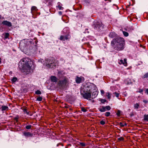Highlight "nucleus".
Instances as JSON below:
<instances>
[{"label":"nucleus","mask_w":148,"mask_h":148,"mask_svg":"<svg viewBox=\"0 0 148 148\" xmlns=\"http://www.w3.org/2000/svg\"><path fill=\"white\" fill-rule=\"evenodd\" d=\"M92 87L90 86H87L85 89L84 93L83 94V97L87 99L90 100L92 99L91 92L92 91Z\"/></svg>","instance_id":"3"},{"label":"nucleus","mask_w":148,"mask_h":148,"mask_svg":"<svg viewBox=\"0 0 148 148\" xmlns=\"http://www.w3.org/2000/svg\"><path fill=\"white\" fill-rule=\"evenodd\" d=\"M35 93L37 95H40L41 94V93L40 91L39 90H37L36 91Z\"/></svg>","instance_id":"31"},{"label":"nucleus","mask_w":148,"mask_h":148,"mask_svg":"<svg viewBox=\"0 0 148 148\" xmlns=\"http://www.w3.org/2000/svg\"><path fill=\"white\" fill-rule=\"evenodd\" d=\"M18 117L17 116L14 118V119L16 122H18Z\"/></svg>","instance_id":"39"},{"label":"nucleus","mask_w":148,"mask_h":148,"mask_svg":"<svg viewBox=\"0 0 148 148\" xmlns=\"http://www.w3.org/2000/svg\"><path fill=\"white\" fill-rule=\"evenodd\" d=\"M106 100H104V99H102L101 101V102L103 103L105 102H106Z\"/></svg>","instance_id":"44"},{"label":"nucleus","mask_w":148,"mask_h":148,"mask_svg":"<svg viewBox=\"0 0 148 148\" xmlns=\"http://www.w3.org/2000/svg\"><path fill=\"white\" fill-rule=\"evenodd\" d=\"M124 44L123 39L120 37L113 39L111 42L112 45H114V49L117 51L122 50L124 49Z\"/></svg>","instance_id":"1"},{"label":"nucleus","mask_w":148,"mask_h":148,"mask_svg":"<svg viewBox=\"0 0 148 148\" xmlns=\"http://www.w3.org/2000/svg\"><path fill=\"white\" fill-rule=\"evenodd\" d=\"M17 80V78L16 77H13V78L12 79V82H15Z\"/></svg>","instance_id":"25"},{"label":"nucleus","mask_w":148,"mask_h":148,"mask_svg":"<svg viewBox=\"0 0 148 148\" xmlns=\"http://www.w3.org/2000/svg\"><path fill=\"white\" fill-rule=\"evenodd\" d=\"M145 92L147 94H148V88L146 90Z\"/></svg>","instance_id":"45"},{"label":"nucleus","mask_w":148,"mask_h":148,"mask_svg":"<svg viewBox=\"0 0 148 148\" xmlns=\"http://www.w3.org/2000/svg\"><path fill=\"white\" fill-rule=\"evenodd\" d=\"M1 63V58H0V64Z\"/></svg>","instance_id":"47"},{"label":"nucleus","mask_w":148,"mask_h":148,"mask_svg":"<svg viewBox=\"0 0 148 148\" xmlns=\"http://www.w3.org/2000/svg\"><path fill=\"white\" fill-rule=\"evenodd\" d=\"M20 62H21V69L23 72H26L27 74L30 73L32 69V67L33 65L32 62H27L26 59H23Z\"/></svg>","instance_id":"2"},{"label":"nucleus","mask_w":148,"mask_h":148,"mask_svg":"<svg viewBox=\"0 0 148 148\" xmlns=\"http://www.w3.org/2000/svg\"><path fill=\"white\" fill-rule=\"evenodd\" d=\"M37 10V7L35 6H33L31 9V11L32 12V13H33V12L36 11Z\"/></svg>","instance_id":"13"},{"label":"nucleus","mask_w":148,"mask_h":148,"mask_svg":"<svg viewBox=\"0 0 148 148\" xmlns=\"http://www.w3.org/2000/svg\"><path fill=\"white\" fill-rule=\"evenodd\" d=\"M2 24L9 27H11L12 26V23L10 22L7 21H3L2 22Z\"/></svg>","instance_id":"7"},{"label":"nucleus","mask_w":148,"mask_h":148,"mask_svg":"<svg viewBox=\"0 0 148 148\" xmlns=\"http://www.w3.org/2000/svg\"><path fill=\"white\" fill-rule=\"evenodd\" d=\"M100 123L102 125H104L105 124V122L104 121H103V120H102L101 121H100Z\"/></svg>","instance_id":"38"},{"label":"nucleus","mask_w":148,"mask_h":148,"mask_svg":"<svg viewBox=\"0 0 148 148\" xmlns=\"http://www.w3.org/2000/svg\"><path fill=\"white\" fill-rule=\"evenodd\" d=\"M59 14L60 15H61L62 14V12H61V11H60L59 12Z\"/></svg>","instance_id":"46"},{"label":"nucleus","mask_w":148,"mask_h":148,"mask_svg":"<svg viewBox=\"0 0 148 148\" xmlns=\"http://www.w3.org/2000/svg\"><path fill=\"white\" fill-rule=\"evenodd\" d=\"M126 60H127L126 59H124L123 60L121 59L119 61V63L120 64H123L125 66H127V63Z\"/></svg>","instance_id":"8"},{"label":"nucleus","mask_w":148,"mask_h":148,"mask_svg":"<svg viewBox=\"0 0 148 148\" xmlns=\"http://www.w3.org/2000/svg\"><path fill=\"white\" fill-rule=\"evenodd\" d=\"M139 104L138 103H136L134 105V107L135 108L138 109L139 107Z\"/></svg>","instance_id":"22"},{"label":"nucleus","mask_w":148,"mask_h":148,"mask_svg":"<svg viewBox=\"0 0 148 148\" xmlns=\"http://www.w3.org/2000/svg\"><path fill=\"white\" fill-rule=\"evenodd\" d=\"M144 119L145 121H148V114L144 115Z\"/></svg>","instance_id":"24"},{"label":"nucleus","mask_w":148,"mask_h":148,"mask_svg":"<svg viewBox=\"0 0 148 148\" xmlns=\"http://www.w3.org/2000/svg\"><path fill=\"white\" fill-rule=\"evenodd\" d=\"M101 93L102 95H103L104 93V91L103 90H101Z\"/></svg>","instance_id":"40"},{"label":"nucleus","mask_w":148,"mask_h":148,"mask_svg":"<svg viewBox=\"0 0 148 148\" xmlns=\"http://www.w3.org/2000/svg\"><path fill=\"white\" fill-rule=\"evenodd\" d=\"M57 7L60 10H62L63 9V8L62 7L61 4L60 3H59Z\"/></svg>","instance_id":"18"},{"label":"nucleus","mask_w":148,"mask_h":148,"mask_svg":"<svg viewBox=\"0 0 148 148\" xmlns=\"http://www.w3.org/2000/svg\"><path fill=\"white\" fill-rule=\"evenodd\" d=\"M80 145L83 147H84L85 146V144L83 143H80Z\"/></svg>","instance_id":"37"},{"label":"nucleus","mask_w":148,"mask_h":148,"mask_svg":"<svg viewBox=\"0 0 148 148\" xmlns=\"http://www.w3.org/2000/svg\"><path fill=\"white\" fill-rule=\"evenodd\" d=\"M36 100L38 101H41L42 100V98L41 97H39L37 98Z\"/></svg>","instance_id":"26"},{"label":"nucleus","mask_w":148,"mask_h":148,"mask_svg":"<svg viewBox=\"0 0 148 148\" xmlns=\"http://www.w3.org/2000/svg\"><path fill=\"white\" fill-rule=\"evenodd\" d=\"M110 114V113L109 112H107L105 113V115L106 116H109Z\"/></svg>","instance_id":"29"},{"label":"nucleus","mask_w":148,"mask_h":148,"mask_svg":"<svg viewBox=\"0 0 148 148\" xmlns=\"http://www.w3.org/2000/svg\"><path fill=\"white\" fill-rule=\"evenodd\" d=\"M9 36V34L8 33H5V38H8Z\"/></svg>","instance_id":"33"},{"label":"nucleus","mask_w":148,"mask_h":148,"mask_svg":"<svg viewBox=\"0 0 148 148\" xmlns=\"http://www.w3.org/2000/svg\"><path fill=\"white\" fill-rule=\"evenodd\" d=\"M97 91L95 90L92 93V99L95 98L97 95Z\"/></svg>","instance_id":"12"},{"label":"nucleus","mask_w":148,"mask_h":148,"mask_svg":"<svg viewBox=\"0 0 148 148\" xmlns=\"http://www.w3.org/2000/svg\"><path fill=\"white\" fill-rule=\"evenodd\" d=\"M95 28L98 30H100L102 29L103 28V26L102 25L101 23H97L95 25Z\"/></svg>","instance_id":"6"},{"label":"nucleus","mask_w":148,"mask_h":148,"mask_svg":"<svg viewBox=\"0 0 148 148\" xmlns=\"http://www.w3.org/2000/svg\"><path fill=\"white\" fill-rule=\"evenodd\" d=\"M68 83L67 79H64L62 81H60L58 84L62 86H64L66 85Z\"/></svg>","instance_id":"5"},{"label":"nucleus","mask_w":148,"mask_h":148,"mask_svg":"<svg viewBox=\"0 0 148 148\" xmlns=\"http://www.w3.org/2000/svg\"><path fill=\"white\" fill-rule=\"evenodd\" d=\"M23 134L26 136H32V134L29 132H24Z\"/></svg>","instance_id":"11"},{"label":"nucleus","mask_w":148,"mask_h":148,"mask_svg":"<svg viewBox=\"0 0 148 148\" xmlns=\"http://www.w3.org/2000/svg\"><path fill=\"white\" fill-rule=\"evenodd\" d=\"M50 79L51 81L53 82H56L57 80V78L55 76H51Z\"/></svg>","instance_id":"10"},{"label":"nucleus","mask_w":148,"mask_h":148,"mask_svg":"<svg viewBox=\"0 0 148 148\" xmlns=\"http://www.w3.org/2000/svg\"><path fill=\"white\" fill-rule=\"evenodd\" d=\"M116 36V34L114 32H111L109 34V36L111 38H113Z\"/></svg>","instance_id":"15"},{"label":"nucleus","mask_w":148,"mask_h":148,"mask_svg":"<svg viewBox=\"0 0 148 148\" xmlns=\"http://www.w3.org/2000/svg\"><path fill=\"white\" fill-rule=\"evenodd\" d=\"M118 139L120 140H123V138L122 137H121L119 138Z\"/></svg>","instance_id":"41"},{"label":"nucleus","mask_w":148,"mask_h":148,"mask_svg":"<svg viewBox=\"0 0 148 148\" xmlns=\"http://www.w3.org/2000/svg\"><path fill=\"white\" fill-rule=\"evenodd\" d=\"M123 34L125 36H128L129 34L127 32L125 31H123Z\"/></svg>","instance_id":"23"},{"label":"nucleus","mask_w":148,"mask_h":148,"mask_svg":"<svg viewBox=\"0 0 148 148\" xmlns=\"http://www.w3.org/2000/svg\"><path fill=\"white\" fill-rule=\"evenodd\" d=\"M99 110L101 112H104L106 111L105 107L102 106L101 108H99Z\"/></svg>","instance_id":"17"},{"label":"nucleus","mask_w":148,"mask_h":148,"mask_svg":"<svg viewBox=\"0 0 148 148\" xmlns=\"http://www.w3.org/2000/svg\"><path fill=\"white\" fill-rule=\"evenodd\" d=\"M120 114H121V111L119 110H118L117 111V113H116V114L117 115V116H119L120 115Z\"/></svg>","instance_id":"36"},{"label":"nucleus","mask_w":148,"mask_h":148,"mask_svg":"<svg viewBox=\"0 0 148 148\" xmlns=\"http://www.w3.org/2000/svg\"><path fill=\"white\" fill-rule=\"evenodd\" d=\"M1 16H0V18H1Z\"/></svg>","instance_id":"48"},{"label":"nucleus","mask_w":148,"mask_h":148,"mask_svg":"<svg viewBox=\"0 0 148 148\" xmlns=\"http://www.w3.org/2000/svg\"><path fill=\"white\" fill-rule=\"evenodd\" d=\"M106 95L108 98L110 100L111 97V93L109 92H107L106 93Z\"/></svg>","instance_id":"16"},{"label":"nucleus","mask_w":148,"mask_h":148,"mask_svg":"<svg viewBox=\"0 0 148 148\" xmlns=\"http://www.w3.org/2000/svg\"><path fill=\"white\" fill-rule=\"evenodd\" d=\"M138 92H139L141 93L142 92H143V90L141 89H139V90H138Z\"/></svg>","instance_id":"42"},{"label":"nucleus","mask_w":148,"mask_h":148,"mask_svg":"<svg viewBox=\"0 0 148 148\" xmlns=\"http://www.w3.org/2000/svg\"><path fill=\"white\" fill-rule=\"evenodd\" d=\"M23 112L24 113H26L27 114H29V112L27 111V110L25 108H24L23 109Z\"/></svg>","instance_id":"28"},{"label":"nucleus","mask_w":148,"mask_h":148,"mask_svg":"<svg viewBox=\"0 0 148 148\" xmlns=\"http://www.w3.org/2000/svg\"><path fill=\"white\" fill-rule=\"evenodd\" d=\"M81 110L83 112H86L87 111L86 109L83 107L81 108Z\"/></svg>","instance_id":"34"},{"label":"nucleus","mask_w":148,"mask_h":148,"mask_svg":"<svg viewBox=\"0 0 148 148\" xmlns=\"http://www.w3.org/2000/svg\"><path fill=\"white\" fill-rule=\"evenodd\" d=\"M70 36L69 34H67L65 36H64V40H67L69 38H70Z\"/></svg>","instance_id":"20"},{"label":"nucleus","mask_w":148,"mask_h":148,"mask_svg":"<svg viewBox=\"0 0 148 148\" xmlns=\"http://www.w3.org/2000/svg\"><path fill=\"white\" fill-rule=\"evenodd\" d=\"M119 125L121 127H123L124 126L127 125V124L126 123H125L124 124H123L121 123H120Z\"/></svg>","instance_id":"32"},{"label":"nucleus","mask_w":148,"mask_h":148,"mask_svg":"<svg viewBox=\"0 0 148 148\" xmlns=\"http://www.w3.org/2000/svg\"><path fill=\"white\" fill-rule=\"evenodd\" d=\"M54 61L55 60L53 59L46 60L45 62L46 66L48 68H53L54 66H56L54 64Z\"/></svg>","instance_id":"4"},{"label":"nucleus","mask_w":148,"mask_h":148,"mask_svg":"<svg viewBox=\"0 0 148 148\" xmlns=\"http://www.w3.org/2000/svg\"><path fill=\"white\" fill-rule=\"evenodd\" d=\"M59 39L60 40H64V36H61L60 37Z\"/></svg>","instance_id":"30"},{"label":"nucleus","mask_w":148,"mask_h":148,"mask_svg":"<svg viewBox=\"0 0 148 148\" xmlns=\"http://www.w3.org/2000/svg\"><path fill=\"white\" fill-rule=\"evenodd\" d=\"M31 126L30 125H27L26 127V128L27 129H29L31 128Z\"/></svg>","instance_id":"35"},{"label":"nucleus","mask_w":148,"mask_h":148,"mask_svg":"<svg viewBox=\"0 0 148 148\" xmlns=\"http://www.w3.org/2000/svg\"><path fill=\"white\" fill-rule=\"evenodd\" d=\"M105 108L106 110L107 109V110H110V109H111L110 107V106H106V107H105Z\"/></svg>","instance_id":"27"},{"label":"nucleus","mask_w":148,"mask_h":148,"mask_svg":"<svg viewBox=\"0 0 148 148\" xmlns=\"http://www.w3.org/2000/svg\"><path fill=\"white\" fill-rule=\"evenodd\" d=\"M2 111L5 110H8V108L7 106H3L1 107Z\"/></svg>","instance_id":"14"},{"label":"nucleus","mask_w":148,"mask_h":148,"mask_svg":"<svg viewBox=\"0 0 148 148\" xmlns=\"http://www.w3.org/2000/svg\"><path fill=\"white\" fill-rule=\"evenodd\" d=\"M148 77V73H147L144 74L142 77L143 78H146Z\"/></svg>","instance_id":"21"},{"label":"nucleus","mask_w":148,"mask_h":148,"mask_svg":"<svg viewBox=\"0 0 148 148\" xmlns=\"http://www.w3.org/2000/svg\"><path fill=\"white\" fill-rule=\"evenodd\" d=\"M143 101L144 103H147L148 102L147 101V100H143Z\"/></svg>","instance_id":"43"},{"label":"nucleus","mask_w":148,"mask_h":148,"mask_svg":"<svg viewBox=\"0 0 148 148\" xmlns=\"http://www.w3.org/2000/svg\"><path fill=\"white\" fill-rule=\"evenodd\" d=\"M82 80H84V78L83 77H77L75 81L77 83H79L81 82Z\"/></svg>","instance_id":"9"},{"label":"nucleus","mask_w":148,"mask_h":148,"mask_svg":"<svg viewBox=\"0 0 148 148\" xmlns=\"http://www.w3.org/2000/svg\"><path fill=\"white\" fill-rule=\"evenodd\" d=\"M113 94L117 98H118L119 97V95L120 94L119 93H117L116 92H113Z\"/></svg>","instance_id":"19"}]
</instances>
